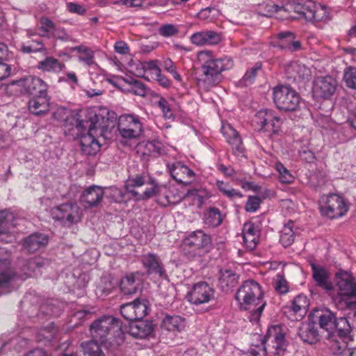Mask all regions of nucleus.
Returning a JSON list of instances; mask_svg holds the SVG:
<instances>
[{
	"instance_id": "1",
	"label": "nucleus",
	"mask_w": 356,
	"mask_h": 356,
	"mask_svg": "<svg viewBox=\"0 0 356 356\" xmlns=\"http://www.w3.org/2000/svg\"><path fill=\"white\" fill-rule=\"evenodd\" d=\"M235 299L241 310L248 311V318L252 324H257L266 305L260 284L248 280L237 289Z\"/></svg>"
},
{
	"instance_id": "2",
	"label": "nucleus",
	"mask_w": 356,
	"mask_h": 356,
	"mask_svg": "<svg viewBox=\"0 0 356 356\" xmlns=\"http://www.w3.org/2000/svg\"><path fill=\"white\" fill-rule=\"evenodd\" d=\"M197 62L202 67L203 74L198 79V86L208 90L220 81L222 72L229 70L234 66V61L229 56L215 58L212 51H200L197 54Z\"/></svg>"
},
{
	"instance_id": "3",
	"label": "nucleus",
	"mask_w": 356,
	"mask_h": 356,
	"mask_svg": "<svg viewBox=\"0 0 356 356\" xmlns=\"http://www.w3.org/2000/svg\"><path fill=\"white\" fill-rule=\"evenodd\" d=\"M92 337L107 347L119 346L123 342V332L120 321L111 316H106L97 319L90 327Z\"/></svg>"
},
{
	"instance_id": "4",
	"label": "nucleus",
	"mask_w": 356,
	"mask_h": 356,
	"mask_svg": "<svg viewBox=\"0 0 356 356\" xmlns=\"http://www.w3.org/2000/svg\"><path fill=\"white\" fill-rule=\"evenodd\" d=\"M125 189L137 201L148 200L159 192V186L155 180L147 175H136L125 182Z\"/></svg>"
},
{
	"instance_id": "5",
	"label": "nucleus",
	"mask_w": 356,
	"mask_h": 356,
	"mask_svg": "<svg viewBox=\"0 0 356 356\" xmlns=\"http://www.w3.org/2000/svg\"><path fill=\"white\" fill-rule=\"evenodd\" d=\"M293 11L300 19L307 21H327L330 19L329 12L325 6L312 0H299L291 5Z\"/></svg>"
},
{
	"instance_id": "6",
	"label": "nucleus",
	"mask_w": 356,
	"mask_h": 356,
	"mask_svg": "<svg viewBox=\"0 0 356 356\" xmlns=\"http://www.w3.org/2000/svg\"><path fill=\"white\" fill-rule=\"evenodd\" d=\"M254 122L259 132L273 138L282 131V120L273 110L261 109L255 115Z\"/></svg>"
},
{
	"instance_id": "7",
	"label": "nucleus",
	"mask_w": 356,
	"mask_h": 356,
	"mask_svg": "<svg viewBox=\"0 0 356 356\" xmlns=\"http://www.w3.org/2000/svg\"><path fill=\"white\" fill-rule=\"evenodd\" d=\"M118 130L124 138H138L144 131L142 118L134 113L122 114L118 118Z\"/></svg>"
},
{
	"instance_id": "8",
	"label": "nucleus",
	"mask_w": 356,
	"mask_h": 356,
	"mask_svg": "<svg viewBox=\"0 0 356 356\" xmlns=\"http://www.w3.org/2000/svg\"><path fill=\"white\" fill-rule=\"evenodd\" d=\"M273 100L277 107L286 111H293L300 104L298 92L289 86H279L273 89Z\"/></svg>"
},
{
	"instance_id": "9",
	"label": "nucleus",
	"mask_w": 356,
	"mask_h": 356,
	"mask_svg": "<svg viewBox=\"0 0 356 356\" xmlns=\"http://www.w3.org/2000/svg\"><path fill=\"white\" fill-rule=\"evenodd\" d=\"M320 209L323 215L330 218H337L347 213L348 207L341 196L334 193L321 198Z\"/></svg>"
},
{
	"instance_id": "10",
	"label": "nucleus",
	"mask_w": 356,
	"mask_h": 356,
	"mask_svg": "<svg viewBox=\"0 0 356 356\" xmlns=\"http://www.w3.org/2000/svg\"><path fill=\"white\" fill-rule=\"evenodd\" d=\"M339 293L349 307H356V282L351 274L339 271L336 275Z\"/></svg>"
},
{
	"instance_id": "11",
	"label": "nucleus",
	"mask_w": 356,
	"mask_h": 356,
	"mask_svg": "<svg viewBox=\"0 0 356 356\" xmlns=\"http://www.w3.org/2000/svg\"><path fill=\"white\" fill-rule=\"evenodd\" d=\"M51 214L54 219L60 220L67 226L79 222L82 216L81 209L74 202L62 204L52 208Z\"/></svg>"
},
{
	"instance_id": "12",
	"label": "nucleus",
	"mask_w": 356,
	"mask_h": 356,
	"mask_svg": "<svg viewBox=\"0 0 356 356\" xmlns=\"http://www.w3.org/2000/svg\"><path fill=\"white\" fill-rule=\"evenodd\" d=\"M10 253L0 248V296L10 291L17 276L10 268Z\"/></svg>"
},
{
	"instance_id": "13",
	"label": "nucleus",
	"mask_w": 356,
	"mask_h": 356,
	"mask_svg": "<svg viewBox=\"0 0 356 356\" xmlns=\"http://www.w3.org/2000/svg\"><path fill=\"white\" fill-rule=\"evenodd\" d=\"M149 311V301L140 298L122 305L120 308L122 315L130 321L143 319L147 315Z\"/></svg>"
},
{
	"instance_id": "14",
	"label": "nucleus",
	"mask_w": 356,
	"mask_h": 356,
	"mask_svg": "<svg viewBox=\"0 0 356 356\" xmlns=\"http://www.w3.org/2000/svg\"><path fill=\"white\" fill-rule=\"evenodd\" d=\"M214 298V290L205 282L195 284L188 293V300L194 305L205 304Z\"/></svg>"
},
{
	"instance_id": "15",
	"label": "nucleus",
	"mask_w": 356,
	"mask_h": 356,
	"mask_svg": "<svg viewBox=\"0 0 356 356\" xmlns=\"http://www.w3.org/2000/svg\"><path fill=\"white\" fill-rule=\"evenodd\" d=\"M337 81L332 76H321L315 79L312 92L315 98L329 99L337 88Z\"/></svg>"
},
{
	"instance_id": "16",
	"label": "nucleus",
	"mask_w": 356,
	"mask_h": 356,
	"mask_svg": "<svg viewBox=\"0 0 356 356\" xmlns=\"http://www.w3.org/2000/svg\"><path fill=\"white\" fill-rule=\"evenodd\" d=\"M309 307V300L302 294L294 298L291 304L286 307V314L292 321L301 320L307 314Z\"/></svg>"
},
{
	"instance_id": "17",
	"label": "nucleus",
	"mask_w": 356,
	"mask_h": 356,
	"mask_svg": "<svg viewBox=\"0 0 356 356\" xmlns=\"http://www.w3.org/2000/svg\"><path fill=\"white\" fill-rule=\"evenodd\" d=\"M14 214L7 210L0 211V236L6 243H11L15 240V236L11 234V229L16 225Z\"/></svg>"
},
{
	"instance_id": "18",
	"label": "nucleus",
	"mask_w": 356,
	"mask_h": 356,
	"mask_svg": "<svg viewBox=\"0 0 356 356\" xmlns=\"http://www.w3.org/2000/svg\"><path fill=\"white\" fill-rule=\"evenodd\" d=\"M265 341H268L275 349V354L283 353L286 346L284 334L280 325H273L268 328L265 336Z\"/></svg>"
},
{
	"instance_id": "19",
	"label": "nucleus",
	"mask_w": 356,
	"mask_h": 356,
	"mask_svg": "<svg viewBox=\"0 0 356 356\" xmlns=\"http://www.w3.org/2000/svg\"><path fill=\"white\" fill-rule=\"evenodd\" d=\"M19 85L28 94L33 96L44 94L47 91V84L40 78L29 76L19 81Z\"/></svg>"
},
{
	"instance_id": "20",
	"label": "nucleus",
	"mask_w": 356,
	"mask_h": 356,
	"mask_svg": "<svg viewBox=\"0 0 356 356\" xmlns=\"http://www.w3.org/2000/svg\"><path fill=\"white\" fill-rule=\"evenodd\" d=\"M313 315L318 319L320 327L328 332L329 337H333L336 319L334 314L327 309H316Z\"/></svg>"
},
{
	"instance_id": "21",
	"label": "nucleus",
	"mask_w": 356,
	"mask_h": 356,
	"mask_svg": "<svg viewBox=\"0 0 356 356\" xmlns=\"http://www.w3.org/2000/svg\"><path fill=\"white\" fill-rule=\"evenodd\" d=\"M191 42L196 46H209L218 44L221 38L220 35L213 31H198L190 38Z\"/></svg>"
},
{
	"instance_id": "22",
	"label": "nucleus",
	"mask_w": 356,
	"mask_h": 356,
	"mask_svg": "<svg viewBox=\"0 0 356 356\" xmlns=\"http://www.w3.org/2000/svg\"><path fill=\"white\" fill-rule=\"evenodd\" d=\"M104 191L102 188L92 186L86 188L80 197V202L85 208L97 206L102 200Z\"/></svg>"
},
{
	"instance_id": "23",
	"label": "nucleus",
	"mask_w": 356,
	"mask_h": 356,
	"mask_svg": "<svg viewBox=\"0 0 356 356\" xmlns=\"http://www.w3.org/2000/svg\"><path fill=\"white\" fill-rule=\"evenodd\" d=\"M211 243L209 235L202 230H197L191 233L184 241L186 246L193 248L195 250H200L208 247Z\"/></svg>"
},
{
	"instance_id": "24",
	"label": "nucleus",
	"mask_w": 356,
	"mask_h": 356,
	"mask_svg": "<svg viewBox=\"0 0 356 356\" xmlns=\"http://www.w3.org/2000/svg\"><path fill=\"white\" fill-rule=\"evenodd\" d=\"M260 238V231L258 227L252 222H246L243 228V243L246 248L250 250H254Z\"/></svg>"
},
{
	"instance_id": "25",
	"label": "nucleus",
	"mask_w": 356,
	"mask_h": 356,
	"mask_svg": "<svg viewBox=\"0 0 356 356\" xmlns=\"http://www.w3.org/2000/svg\"><path fill=\"white\" fill-rule=\"evenodd\" d=\"M95 131V128L90 127L88 132L80 138L81 151L85 154L93 155L99 150L100 145L93 136Z\"/></svg>"
},
{
	"instance_id": "26",
	"label": "nucleus",
	"mask_w": 356,
	"mask_h": 356,
	"mask_svg": "<svg viewBox=\"0 0 356 356\" xmlns=\"http://www.w3.org/2000/svg\"><path fill=\"white\" fill-rule=\"evenodd\" d=\"M221 132L226 138L227 143L232 146V148L236 152L241 153L243 147L240 136L234 127L229 123L222 122Z\"/></svg>"
},
{
	"instance_id": "27",
	"label": "nucleus",
	"mask_w": 356,
	"mask_h": 356,
	"mask_svg": "<svg viewBox=\"0 0 356 356\" xmlns=\"http://www.w3.org/2000/svg\"><path fill=\"white\" fill-rule=\"evenodd\" d=\"M140 274L138 272L127 274L120 282V289L126 295L135 293L138 289L140 283Z\"/></svg>"
},
{
	"instance_id": "28",
	"label": "nucleus",
	"mask_w": 356,
	"mask_h": 356,
	"mask_svg": "<svg viewBox=\"0 0 356 356\" xmlns=\"http://www.w3.org/2000/svg\"><path fill=\"white\" fill-rule=\"evenodd\" d=\"M298 335L300 339L307 343H315L319 339L316 326L312 322L302 323L298 329Z\"/></svg>"
},
{
	"instance_id": "29",
	"label": "nucleus",
	"mask_w": 356,
	"mask_h": 356,
	"mask_svg": "<svg viewBox=\"0 0 356 356\" xmlns=\"http://www.w3.org/2000/svg\"><path fill=\"white\" fill-rule=\"evenodd\" d=\"M48 237L43 234H33L24 239L23 247L29 252H34L48 243Z\"/></svg>"
},
{
	"instance_id": "30",
	"label": "nucleus",
	"mask_w": 356,
	"mask_h": 356,
	"mask_svg": "<svg viewBox=\"0 0 356 356\" xmlns=\"http://www.w3.org/2000/svg\"><path fill=\"white\" fill-rule=\"evenodd\" d=\"M129 334L136 338H145L152 332L150 323L140 321H132L129 323Z\"/></svg>"
},
{
	"instance_id": "31",
	"label": "nucleus",
	"mask_w": 356,
	"mask_h": 356,
	"mask_svg": "<svg viewBox=\"0 0 356 356\" xmlns=\"http://www.w3.org/2000/svg\"><path fill=\"white\" fill-rule=\"evenodd\" d=\"M286 72L291 78L294 79H305L311 76L310 69L298 61H293L287 65Z\"/></svg>"
},
{
	"instance_id": "32",
	"label": "nucleus",
	"mask_w": 356,
	"mask_h": 356,
	"mask_svg": "<svg viewBox=\"0 0 356 356\" xmlns=\"http://www.w3.org/2000/svg\"><path fill=\"white\" fill-rule=\"evenodd\" d=\"M47 263V261L45 259L40 257H35L29 260L22 269L24 272L20 274V278L22 280H25L29 277L37 275L40 272V268Z\"/></svg>"
},
{
	"instance_id": "33",
	"label": "nucleus",
	"mask_w": 356,
	"mask_h": 356,
	"mask_svg": "<svg viewBox=\"0 0 356 356\" xmlns=\"http://www.w3.org/2000/svg\"><path fill=\"white\" fill-rule=\"evenodd\" d=\"M141 261L148 273H155L159 276L164 274L163 268L156 255L152 253L144 254L141 258Z\"/></svg>"
},
{
	"instance_id": "34",
	"label": "nucleus",
	"mask_w": 356,
	"mask_h": 356,
	"mask_svg": "<svg viewBox=\"0 0 356 356\" xmlns=\"http://www.w3.org/2000/svg\"><path fill=\"white\" fill-rule=\"evenodd\" d=\"M29 111L35 115H40L49 109V99L47 92L34 96L29 102Z\"/></svg>"
},
{
	"instance_id": "35",
	"label": "nucleus",
	"mask_w": 356,
	"mask_h": 356,
	"mask_svg": "<svg viewBox=\"0 0 356 356\" xmlns=\"http://www.w3.org/2000/svg\"><path fill=\"white\" fill-rule=\"evenodd\" d=\"M162 326L165 330L173 332H180L186 327L185 319L179 316H166L162 321Z\"/></svg>"
},
{
	"instance_id": "36",
	"label": "nucleus",
	"mask_w": 356,
	"mask_h": 356,
	"mask_svg": "<svg viewBox=\"0 0 356 356\" xmlns=\"http://www.w3.org/2000/svg\"><path fill=\"white\" fill-rule=\"evenodd\" d=\"M168 168L172 177L181 183L185 181L186 177L192 178L194 176L193 170L181 163H177L171 167L168 166Z\"/></svg>"
},
{
	"instance_id": "37",
	"label": "nucleus",
	"mask_w": 356,
	"mask_h": 356,
	"mask_svg": "<svg viewBox=\"0 0 356 356\" xmlns=\"http://www.w3.org/2000/svg\"><path fill=\"white\" fill-rule=\"evenodd\" d=\"M37 67L44 72L59 73L65 67V64L52 56H48L38 62Z\"/></svg>"
},
{
	"instance_id": "38",
	"label": "nucleus",
	"mask_w": 356,
	"mask_h": 356,
	"mask_svg": "<svg viewBox=\"0 0 356 356\" xmlns=\"http://www.w3.org/2000/svg\"><path fill=\"white\" fill-rule=\"evenodd\" d=\"M278 40L277 45L282 49L296 51L301 47L300 42L295 40V35L291 32L280 33Z\"/></svg>"
},
{
	"instance_id": "39",
	"label": "nucleus",
	"mask_w": 356,
	"mask_h": 356,
	"mask_svg": "<svg viewBox=\"0 0 356 356\" xmlns=\"http://www.w3.org/2000/svg\"><path fill=\"white\" fill-rule=\"evenodd\" d=\"M311 267L313 278L316 281L317 285L327 291L330 290L332 289V286L327 281L328 273L327 270L324 268L316 266L314 264H312Z\"/></svg>"
},
{
	"instance_id": "40",
	"label": "nucleus",
	"mask_w": 356,
	"mask_h": 356,
	"mask_svg": "<svg viewBox=\"0 0 356 356\" xmlns=\"http://www.w3.org/2000/svg\"><path fill=\"white\" fill-rule=\"evenodd\" d=\"M238 275L231 270L220 271L219 285L224 291H229L237 283Z\"/></svg>"
},
{
	"instance_id": "41",
	"label": "nucleus",
	"mask_w": 356,
	"mask_h": 356,
	"mask_svg": "<svg viewBox=\"0 0 356 356\" xmlns=\"http://www.w3.org/2000/svg\"><path fill=\"white\" fill-rule=\"evenodd\" d=\"M216 186L222 195L227 198L233 200L237 198H241L243 194L234 188H233L228 183L223 181L217 180Z\"/></svg>"
},
{
	"instance_id": "42",
	"label": "nucleus",
	"mask_w": 356,
	"mask_h": 356,
	"mask_svg": "<svg viewBox=\"0 0 356 356\" xmlns=\"http://www.w3.org/2000/svg\"><path fill=\"white\" fill-rule=\"evenodd\" d=\"M73 51L78 54V59L80 62L87 65H91L94 62V53L88 47L80 45L72 48Z\"/></svg>"
},
{
	"instance_id": "43",
	"label": "nucleus",
	"mask_w": 356,
	"mask_h": 356,
	"mask_svg": "<svg viewBox=\"0 0 356 356\" xmlns=\"http://www.w3.org/2000/svg\"><path fill=\"white\" fill-rule=\"evenodd\" d=\"M204 223L208 227H216L222 222L220 211L217 208H211L204 213Z\"/></svg>"
},
{
	"instance_id": "44",
	"label": "nucleus",
	"mask_w": 356,
	"mask_h": 356,
	"mask_svg": "<svg viewBox=\"0 0 356 356\" xmlns=\"http://www.w3.org/2000/svg\"><path fill=\"white\" fill-rule=\"evenodd\" d=\"M185 197L191 200L193 204L200 207L209 197V195L204 189H193L187 192Z\"/></svg>"
},
{
	"instance_id": "45",
	"label": "nucleus",
	"mask_w": 356,
	"mask_h": 356,
	"mask_svg": "<svg viewBox=\"0 0 356 356\" xmlns=\"http://www.w3.org/2000/svg\"><path fill=\"white\" fill-rule=\"evenodd\" d=\"M57 328L54 323H50L47 327L40 329L36 333L35 337L39 342H50L55 338Z\"/></svg>"
},
{
	"instance_id": "46",
	"label": "nucleus",
	"mask_w": 356,
	"mask_h": 356,
	"mask_svg": "<svg viewBox=\"0 0 356 356\" xmlns=\"http://www.w3.org/2000/svg\"><path fill=\"white\" fill-rule=\"evenodd\" d=\"M293 222L289 221L287 224L284 225L280 232V243L284 247H288L291 245L294 241V232L293 230Z\"/></svg>"
},
{
	"instance_id": "47",
	"label": "nucleus",
	"mask_w": 356,
	"mask_h": 356,
	"mask_svg": "<svg viewBox=\"0 0 356 356\" xmlns=\"http://www.w3.org/2000/svg\"><path fill=\"white\" fill-rule=\"evenodd\" d=\"M83 356H105L99 344L94 340L81 343Z\"/></svg>"
},
{
	"instance_id": "48",
	"label": "nucleus",
	"mask_w": 356,
	"mask_h": 356,
	"mask_svg": "<svg viewBox=\"0 0 356 356\" xmlns=\"http://www.w3.org/2000/svg\"><path fill=\"white\" fill-rule=\"evenodd\" d=\"M127 87L124 88L127 92H131L139 96H145L146 95V88L143 83L133 79L127 78Z\"/></svg>"
},
{
	"instance_id": "49",
	"label": "nucleus",
	"mask_w": 356,
	"mask_h": 356,
	"mask_svg": "<svg viewBox=\"0 0 356 356\" xmlns=\"http://www.w3.org/2000/svg\"><path fill=\"white\" fill-rule=\"evenodd\" d=\"M140 147H143V154L152 155L159 154L161 151L162 144L158 140L147 141L145 143H141Z\"/></svg>"
},
{
	"instance_id": "50",
	"label": "nucleus",
	"mask_w": 356,
	"mask_h": 356,
	"mask_svg": "<svg viewBox=\"0 0 356 356\" xmlns=\"http://www.w3.org/2000/svg\"><path fill=\"white\" fill-rule=\"evenodd\" d=\"M179 27L172 24H162L158 29V33L164 38L175 36L179 33Z\"/></svg>"
},
{
	"instance_id": "51",
	"label": "nucleus",
	"mask_w": 356,
	"mask_h": 356,
	"mask_svg": "<svg viewBox=\"0 0 356 356\" xmlns=\"http://www.w3.org/2000/svg\"><path fill=\"white\" fill-rule=\"evenodd\" d=\"M282 9V7L275 4L271 0H268L260 6L261 13L268 17H271L274 13L280 11Z\"/></svg>"
},
{
	"instance_id": "52",
	"label": "nucleus",
	"mask_w": 356,
	"mask_h": 356,
	"mask_svg": "<svg viewBox=\"0 0 356 356\" xmlns=\"http://www.w3.org/2000/svg\"><path fill=\"white\" fill-rule=\"evenodd\" d=\"M343 80L348 87L356 88V67H348L344 72Z\"/></svg>"
},
{
	"instance_id": "53",
	"label": "nucleus",
	"mask_w": 356,
	"mask_h": 356,
	"mask_svg": "<svg viewBox=\"0 0 356 356\" xmlns=\"http://www.w3.org/2000/svg\"><path fill=\"white\" fill-rule=\"evenodd\" d=\"M275 169L279 172L280 179L281 182L284 184L291 183L293 180V177L291 172L282 165L278 162L275 164Z\"/></svg>"
},
{
	"instance_id": "54",
	"label": "nucleus",
	"mask_w": 356,
	"mask_h": 356,
	"mask_svg": "<svg viewBox=\"0 0 356 356\" xmlns=\"http://www.w3.org/2000/svg\"><path fill=\"white\" fill-rule=\"evenodd\" d=\"M275 289L280 293H286L289 291V286L286 280L281 273H277L273 282Z\"/></svg>"
},
{
	"instance_id": "55",
	"label": "nucleus",
	"mask_w": 356,
	"mask_h": 356,
	"mask_svg": "<svg viewBox=\"0 0 356 356\" xmlns=\"http://www.w3.org/2000/svg\"><path fill=\"white\" fill-rule=\"evenodd\" d=\"M334 324V332L337 330L341 334H346L350 330V326L346 318H336Z\"/></svg>"
},
{
	"instance_id": "56",
	"label": "nucleus",
	"mask_w": 356,
	"mask_h": 356,
	"mask_svg": "<svg viewBox=\"0 0 356 356\" xmlns=\"http://www.w3.org/2000/svg\"><path fill=\"white\" fill-rule=\"evenodd\" d=\"M143 67L146 69V73L149 72L151 74L152 79L160 75L161 69L158 65V61L156 60L145 62Z\"/></svg>"
},
{
	"instance_id": "57",
	"label": "nucleus",
	"mask_w": 356,
	"mask_h": 356,
	"mask_svg": "<svg viewBox=\"0 0 356 356\" xmlns=\"http://www.w3.org/2000/svg\"><path fill=\"white\" fill-rule=\"evenodd\" d=\"M261 64L258 63L250 70H248L243 77V81L245 85L252 84L256 77L257 72L261 69Z\"/></svg>"
},
{
	"instance_id": "58",
	"label": "nucleus",
	"mask_w": 356,
	"mask_h": 356,
	"mask_svg": "<svg viewBox=\"0 0 356 356\" xmlns=\"http://www.w3.org/2000/svg\"><path fill=\"white\" fill-rule=\"evenodd\" d=\"M261 199L257 196H250L246 202L245 209L248 212H255L261 204Z\"/></svg>"
},
{
	"instance_id": "59",
	"label": "nucleus",
	"mask_w": 356,
	"mask_h": 356,
	"mask_svg": "<svg viewBox=\"0 0 356 356\" xmlns=\"http://www.w3.org/2000/svg\"><path fill=\"white\" fill-rule=\"evenodd\" d=\"M158 106L161 108L165 118H174L173 113L169 106L168 101L165 98L161 97L159 99V100L158 101Z\"/></svg>"
},
{
	"instance_id": "60",
	"label": "nucleus",
	"mask_w": 356,
	"mask_h": 356,
	"mask_svg": "<svg viewBox=\"0 0 356 356\" xmlns=\"http://www.w3.org/2000/svg\"><path fill=\"white\" fill-rule=\"evenodd\" d=\"M266 350L263 343L252 346L243 356H266Z\"/></svg>"
},
{
	"instance_id": "61",
	"label": "nucleus",
	"mask_w": 356,
	"mask_h": 356,
	"mask_svg": "<svg viewBox=\"0 0 356 356\" xmlns=\"http://www.w3.org/2000/svg\"><path fill=\"white\" fill-rule=\"evenodd\" d=\"M299 156L301 160L307 163H314L316 160L314 153L308 147H302L299 151Z\"/></svg>"
},
{
	"instance_id": "62",
	"label": "nucleus",
	"mask_w": 356,
	"mask_h": 356,
	"mask_svg": "<svg viewBox=\"0 0 356 356\" xmlns=\"http://www.w3.org/2000/svg\"><path fill=\"white\" fill-rule=\"evenodd\" d=\"M40 29L45 34L47 33H52L56 28L51 20L47 17H42L40 21Z\"/></svg>"
},
{
	"instance_id": "63",
	"label": "nucleus",
	"mask_w": 356,
	"mask_h": 356,
	"mask_svg": "<svg viewBox=\"0 0 356 356\" xmlns=\"http://www.w3.org/2000/svg\"><path fill=\"white\" fill-rule=\"evenodd\" d=\"M109 195L115 202H122L125 196L124 192L117 188V187H111L109 188Z\"/></svg>"
},
{
	"instance_id": "64",
	"label": "nucleus",
	"mask_w": 356,
	"mask_h": 356,
	"mask_svg": "<svg viewBox=\"0 0 356 356\" xmlns=\"http://www.w3.org/2000/svg\"><path fill=\"white\" fill-rule=\"evenodd\" d=\"M67 8L69 12L79 15H83L86 12V8H83L81 5L73 2L67 3Z\"/></svg>"
}]
</instances>
